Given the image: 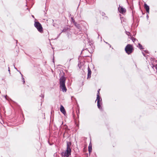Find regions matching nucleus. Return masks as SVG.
I'll list each match as a JSON object with an SVG mask.
<instances>
[{"label":"nucleus","instance_id":"obj_2","mask_svg":"<svg viewBox=\"0 0 157 157\" xmlns=\"http://www.w3.org/2000/svg\"><path fill=\"white\" fill-rule=\"evenodd\" d=\"M71 143L67 142V147L66 151L63 153L67 156H69L71 155V149L70 148Z\"/></svg>","mask_w":157,"mask_h":157},{"label":"nucleus","instance_id":"obj_25","mask_svg":"<svg viewBox=\"0 0 157 157\" xmlns=\"http://www.w3.org/2000/svg\"><path fill=\"white\" fill-rule=\"evenodd\" d=\"M105 43H106V44H108V45H109V46H110V47H111V45H110L109 44H108L107 42H105Z\"/></svg>","mask_w":157,"mask_h":157},{"label":"nucleus","instance_id":"obj_8","mask_svg":"<svg viewBox=\"0 0 157 157\" xmlns=\"http://www.w3.org/2000/svg\"><path fill=\"white\" fill-rule=\"evenodd\" d=\"M60 111L64 115H65V114L66 113V111L64 107L62 105H60Z\"/></svg>","mask_w":157,"mask_h":157},{"label":"nucleus","instance_id":"obj_10","mask_svg":"<svg viewBox=\"0 0 157 157\" xmlns=\"http://www.w3.org/2000/svg\"><path fill=\"white\" fill-rule=\"evenodd\" d=\"M88 150L90 154L92 152V145L91 144H89V146H88Z\"/></svg>","mask_w":157,"mask_h":157},{"label":"nucleus","instance_id":"obj_5","mask_svg":"<svg viewBox=\"0 0 157 157\" xmlns=\"http://www.w3.org/2000/svg\"><path fill=\"white\" fill-rule=\"evenodd\" d=\"M125 51L128 54H130L132 52V48L130 44H128L125 48Z\"/></svg>","mask_w":157,"mask_h":157},{"label":"nucleus","instance_id":"obj_7","mask_svg":"<svg viewBox=\"0 0 157 157\" xmlns=\"http://www.w3.org/2000/svg\"><path fill=\"white\" fill-rule=\"evenodd\" d=\"M88 74H87V78L88 79L91 77V71L90 69L89 66L88 67Z\"/></svg>","mask_w":157,"mask_h":157},{"label":"nucleus","instance_id":"obj_18","mask_svg":"<svg viewBox=\"0 0 157 157\" xmlns=\"http://www.w3.org/2000/svg\"><path fill=\"white\" fill-rule=\"evenodd\" d=\"M40 97H41V98L42 99H43L44 97V94H42L41 95H40Z\"/></svg>","mask_w":157,"mask_h":157},{"label":"nucleus","instance_id":"obj_23","mask_svg":"<svg viewBox=\"0 0 157 157\" xmlns=\"http://www.w3.org/2000/svg\"><path fill=\"white\" fill-rule=\"evenodd\" d=\"M8 68V71H9V72L10 74V67H9Z\"/></svg>","mask_w":157,"mask_h":157},{"label":"nucleus","instance_id":"obj_6","mask_svg":"<svg viewBox=\"0 0 157 157\" xmlns=\"http://www.w3.org/2000/svg\"><path fill=\"white\" fill-rule=\"evenodd\" d=\"M118 10L120 13L122 14H123L124 13H125L126 12V9L120 6V5L119 6V7L118 8Z\"/></svg>","mask_w":157,"mask_h":157},{"label":"nucleus","instance_id":"obj_9","mask_svg":"<svg viewBox=\"0 0 157 157\" xmlns=\"http://www.w3.org/2000/svg\"><path fill=\"white\" fill-rule=\"evenodd\" d=\"M144 7L146 12L148 13H149V6L146 4L145 3L144 5Z\"/></svg>","mask_w":157,"mask_h":157},{"label":"nucleus","instance_id":"obj_21","mask_svg":"<svg viewBox=\"0 0 157 157\" xmlns=\"http://www.w3.org/2000/svg\"><path fill=\"white\" fill-rule=\"evenodd\" d=\"M13 66H14V68L16 69L18 71H19L18 70H17V68H16L15 66V65L14 64H13Z\"/></svg>","mask_w":157,"mask_h":157},{"label":"nucleus","instance_id":"obj_26","mask_svg":"<svg viewBox=\"0 0 157 157\" xmlns=\"http://www.w3.org/2000/svg\"><path fill=\"white\" fill-rule=\"evenodd\" d=\"M145 52L146 53H147L148 52L147 51H145Z\"/></svg>","mask_w":157,"mask_h":157},{"label":"nucleus","instance_id":"obj_31","mask_svg":"<svg viewBox=\"0 0 157 157\" xmlns=\"http://www.w3.org/2000/svg\"><path fill=\"white\" fill-rule=\"evenodd\" d=\"M17 41L16 40V43H17Z\"/></svg>","mask_w":157,"mask_h":157},{"label":"nucleus","instance_id":"obj_16","mask_svg":"<svg viewBox=\"0 0 157 157\" xmlns=\"http://www.w3.org/2000/svg\"><path fill=\"white\" fill-rule=\"evenodd\" d=\"M100 89H99L98 91L97 94V96H99V94H100L99 91H100Z\"/></svg>","mask_w":157,"mask_h":157},{"label":"nucleus","instance_id":"obj_14","mask_svg":"<svg viewBox=\"0 0 157 157\" xmlns=\"http://www.w3.org/2000/svg\"><path fill=\"white\" fill-rule=\"evenodd\" d=\"M21 77H22V80H23V83L24 84L25 82V81L24 78L23 77V75H21Z\"/></svg>","mask_w":157,"mask_h":157},{"label":"nucleus","instance_id":"obj_17","mask_svg":"<svg viewBox=\"0 0 157 157\" xmlns=\"http://www.w3.org/2000/svg\"><path fill=\"white\" fill-rule=\"evenodd\" d=\"M3 97H4L6 100H9V99L7 98V95H6L5 96H3Z\"/></svg>","mask_w":157,"mask_h":157},{"label":"nucleus","instance_id":"obj_12","mask_svg":"<svg viewBox=\"0 0 157 157\" xmlns=\"http://www.w3.org/2000/svg\"><path fill=\"white\" fill-rule=\"evenodd\" d=\"M131 39L133 42H135L137 41V40L134 37H132Z\"/></svg>","mask_w":157,"mask_h":157},{"label":"nucleus","instance_id":"obj_3","mask_svg":"<svg viewBox=\"0 0 157 157\" xmlns=\"http://www.w3.org/2000/svg\"><path fill=\"white\" fill-rule=\"evenodd\" d=\"M34 25L39 32L40 33H42L43 32V28L41 24L38 21H35Z\"/></svg>","mask_w":157,"mask_h":157},{"label":"nucleus","instance_id":"obj_28","mask_svg":"<svg viewBox=\"0 0 157 157\" xmlns=\"http://www.w3.org/2000/svg\"><path fill=\"white\" fill-rule=\"evenodd\" d=\"M19 72L20 74L21 75H22V74L21 73V72L19 71Z\"/></svg>","mask_w":157,"mask_h":157},{"label":"nucleus","instance_id":"obj_20","mask_svg":"<svg viewBox=\"0 0 157 157\" xmlns=\"http://www.w3.org/2000/svg\"><path fill=\"white\" fill-rule=\"evenodd\" d=\"M71 19H72V21L73 22V23L74 24V22H75V21L73 19V18H71Z\"/></svg>","mask_w":157,"mask_h":157},{"label":"nucleus","instance_id":"obj_15","mask_svg":"<svg viewBox=\"0 0 157 157\" xmlns=\"http://www.w3.org/2000/svg\"><path fill=\"white\" fill-rule=\"evenodd\" d=\"M67 28H64V29L62 30L61 33L65 32L67 30Z\"/></svg>","mask_w":157,"mask_h":157},{"label":"nucleus","instance_id":"obj_1","mask_svg":"<svg viewBox=\"0 0 157 157\" xmlns=\"http://www.w3.org/2000/svg\"><path fill=\"white\" fill-rule=\"evenodd\" d=\"M59 87L63 92H66L67 90V88L65 85L66 78L63 76H62L59 79Z\"/></svg>","mask_w":157,"mask_h":157},{"label":"nucleus","instance_id":"obj_22","mask_svg":"<svg viewBox=\"0 0 157 157\" xmlns=\"http://www.w3.org/2000/svg\"><path fill=\"white\" fill-rule=\"evenodd\" d=\"M7 98L9 99V100H8V101L11 100V99L10 98H9V97H7Z\"/></svg>","mask_w":157,"mask_h":157},{"label":"nucleus","instance_id":"obj_11","mask_svg":"<svg viewBox=\"0 0 157 157\" xmlns=\"http://www.w3.org/2000/svg\"><path fill=\"white\" fill-rule=\"evenodd\" d=\"M74 25L78 29H80L81 28L80 25L79 24L77 23L76 22H74Z\"/></svg>","mask_w":157,"mask_h":157},{"label":"nucleus","instance_id":"obj_24","mask_svg":"<svg viewBox=\"0 0 157 157\" xmlns=\"http://www.w3.org/2000/svg\"><path fill=\"white\" fill-rule=\"evenodd\" d=\"M142 54H143V55H144V56H145V54L144 53V52H142Z\"/></svg>","mask_w":157,"mask_h":157},{"label":"nucleus","instance_id":"obj_30","mask_svg":"<svg viewBox=\"0 0 157 157\" xmlns=\"http://www.w3.org/2000/svg\"><path fill=\"white\" fill-rule=\"evenodd\" d=\"M71 59H70L69 60V62H70V61H71Z\"/></svg>","mask_w":157,"mask_h":157},{"label":"nucleus","instance_id":"obj_19","mask_svg":"<svg viewBox=\"0 0 157 157\" xmlns=\"http://www.w3.org/2000/svg\"><path fill=\"white\" fill-rule=\"evenodd\" d=\"M126 34L128 35H129V34H130V33L129 32H128L127 31H126Z\"/></svg>","mask_w":157,"mask_h":157},{"label":"nucleus","instance_id":"obj_13","mask_svg":"<svg viewBox=\"0 0 157 157\" xmlns=\"http://www.w3.org/2000/svg\"><path fill=\"white\" fill-rule=\"evenodd\" d=\"M138 46H139V48L140 49H143V48H142V45L140 44H138Z\"/></svg>","mask_w":157,"mask_h":157},{"label":"nucleus","instance_id":"obj_29","mask_svg":"<svg viewBox=\"0 0 157 157\" xmlns=\"http://www.w3.org/2000/svg\"><path fill=\"white\" fill-rule=\"evenodd\" d=\"M32 17L33 18L34 17V16L33 15H32Z\"/></svg>","mask_w":157,"mask_h":157},{"label":"nucleus","instance_id":"obj_27","mask_svg":"<svg viewBox=\"0 0 157 157\" xmlns=\"http://www.w3.org/2000/svg\"><path fill=\"white\" fill-rule=\"evenodd\" d=\"M147 19H148L149 17H148V15H147Z\"/></svg>","mask_w":157,"mask_h":157},{"label":"nucleus","instance_id":"obj_4","mask_svg":"<svg viewBox=\"0 0 157 157\" xmlns=\"http://www.w3.org/2000/svg\"><path fill=\"white\" fill-rule=\"evenodd\" d=\"M96 101H97V106L98 108L101 110H102V108L101 106L102 105V99L100 96H97Z\"/></svg>","mask_w":157,"mask_h":157}]
</instances>
